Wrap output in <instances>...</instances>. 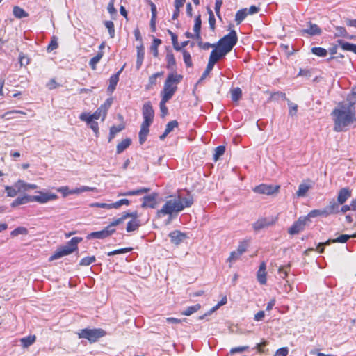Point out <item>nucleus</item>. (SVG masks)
Here are the masks:
<instances>
[{
	"label": "nucleus",
	"mask_w": 356,
	"mask_h": 356,
	"mask_svg": "<svg viewBox=\"0 0 356 356\" xmlns=\"http://www.w3.org/2000/svg\"><path fill=\"white\" fill-rule=\"evenodd\" d=\"M351 98L353 99H348L347 101L341 102L332 112L334 129L336 131H345L347 127L356 121L355 108L356 98Z\"/></svg>",
	"instance_id": "1"
},
{
	"label": "nucleus",
	"mask_w": 356,
	"mask_h": 356,
	"mask_svg": "<svg viewBox=\"0 0 356 356\" xmlns=\"http://www.w3.org/2000/svg\"><path fill=\"white\" fill-rule=\"evenodd\" d=\"M193 204V198L191 195L183 197L181 195L170 196L161 209L156 211V217L161 218L168 216L169 222L175 218L185 208L190 207Z\"/></svg>",
	"instance_id": "2"
},
{
	"label": "nucleus",
	"mask_w": 356,
	"mask_h": 356,
	"mask_svg": "<svg viewBox=\"0 0 356 356\" xmlns=\"http://www.w3.org/2000/svg\"><path fill=\"white\" fill-rule=\"evenodd\" d=\"M183 79V76L176 72L170 73L165 81L163 89L161 92V98L170 99L177 90V84Z\"/></svg>",
	"instance_id": "3"
},
{
	"label": "nucleus",
	"mask_w": 356,
	"mask_h": 356,
	"mask_svg": "<svg viewBox=\"0 0 356 356\" xmlns=\"http://www.w3.org/2000/svg\"><path fill=\"white\" fill-rule=\"evenodd\" d=\"M82 241L81 238H72L66 245L58 249L50 257L49 261L58 259L62 257L70 254L77 249V244Z\"/></svg>",
	"instance_id": "4"
},
{
	"label": "nucleus",
	"mask_w": 356,
	"mask_h": 356,
	"mask_svg": "<svg viewBox=\"0 0 356 356\" xmlns=\"http://www.w3.org/2000/svg\"><path fill=\"white\" fill-rule=\"evenodd\" d=\"M238 38L234 30L231 31L228 34L222 38L218 42V48L224 51V54L229 53L236 44Z\"/></svg>",
	"instance_id": "5"
},
{
	"label": "nucleus",
	"mask_w": 356,
	"mask_h": 356,
	"mask_svg": "<svg viewBox=\"0 0 356 356\" xmlns=\"http://www.w3.org/2000/svg\"><path fill=\"white\" fill-rule=\"evenodd\" d=\"M106 332L101 329H83L79 333V338L88 339L90 343L97 341L99 338L104 337Z\"/></svg>",
	"instance_id": "6"
},
{
	"label": "nucleus",
	"mask_w": 356,
	"mask_h": 356,
	"mask_svg": "<svg viewBox=\"0 0 356 356\" xmlns=\"http://www.w3.org/2000/svg\"><path fill=\"white\" fill-rule=\"evenodd\" d=\"M33 196V202L40 204H46L48 202L56 200L58 198V195L53 193L38 191V194Z\"/></svg>",
	"instance_id": "7"
},
{
	"label": "nucleus",
	"mask_w": 356,
	"mask_h": 356,
	"mask_svg": "<svg viewBox=\"0 0 356 356\" xmlns=\"http://www.w3.org/2000/svg\"><path fill=\"white\" fill-rule=\"evenodd\" d=\"M113 103V99L111 98L107 99L104 104H102L96 111L92 114V117L95 120H98L102 118V120L104 121L106 118L107 111L111 107Z\"/></svg>",
	"instance_id": "8"
},
{
	"label": "nucleus",
	"mask_w": 356,
	"mask_h": 356,
	"mask_svg": "<svg viewBox=\"0 0 356 356\" xmlns=\"http://www.w3.org/2000/svg\"><path fill=\"white\" fill-rule=\"evenodd\" d=\"M277 220V217L260 218L252 224V228L257 232L275 224Z\"/></svg>",
	"instance_id": "9"
},
{
	"label": "nucleus",
	"mask_w": 356,
	"mask_h": 356,
	"mask_svg": "<svg viewBox=\"0 0 356 356\" xmlns=\"http://www.w3.org/2000/svg\"><path fill=\"white\" fill-rule=\"evenodd\" d=\"M280 188V186L279 185H268L262 184L257 186L253 191L254 192L259 194L270 195L278 193Z\"/></svg>",
	"instance_id": "10"
},
{
	"label": "nucleus",
	"mask_w": 356,
	"mask_h": 356,
	"mask_svg": "<svg viewBox=\"0 0 356 356\" xmlns=\"http://www.w3.org/2000/svg\"><path fill=\"white\" fill-rule=\"evenodd\" d=\"M115 232V229H111L108 226H106L102 230L90 233L86 238L88 240L92 238L104 239L111 236Z\"/></svg>",
	"instance_id": "11"
},
{
	"label": "nucleus",
	"mask_w": 356,
	"mask_h": 356,
	"mask_svg": "<svg viewBox=\"0 0 356 356\" xmlns=\"http://www.w3.org/2000/svg\"><path fill=\"white\" fill-rule=\"evenodd\" d=\"M314 182L310 179L303 181L298 186L296 193L297 197H304L307 196V193L313 188Z\"/></svg>",
	"instance_id": "12"
},
{
	"label": "nucleus",
	"mask_w": 356,
	"mask_h": 356,
	"mask_svg": "<svg viewBox=\"0 0 356 356\" xmlns=\"http://www.w3.org/2000/svg\"><path fill=\"white\" fill-rule=\"evenodd\" d=\"M307 221V218H305V216L299 218L289 229V234L291 235L298 234L305 229Z\"/></svg>",
	"instance_id": "13"
},
{
	"label": "nucleus",
	"mask_w": 356,
	"mask_h": 356,
	"mask_svg": "<svg viewBox=\"0 0 356 356\" xmlns=\"http://www.w3.org/2000/svg\"><path fill=\"white\" fill-rule=\"evenodd\" d=\"M154 116V112L149 102L144 104L143 106V122L152 124Z\"/></svg>",
	"instance_id": "14"
},
{
	"label": "nucleus",
	"mask_w": 356,
	"mask_h": 356,
	"mask_svg": "<svg viewBox=\"0 0 356 356\" xmlns=\"http://www.w3.org/2000/svg\"><path fill=\"white\" fill-rule=\"evenodd\" d=\"M170 241L175 245H179L185 239L188 238L186 234L181 232L179 230H175L169 234Z\"/></svg>",
	"instance_id": "15"
},
{
	"label": "nucleus",
	"mask_w": 356,
	"mask_h": 356,
	"mask_svg": "<svg viewBox=\"0 0 356 356\" xmlns=\"http://www.w3.org/2000/svg\"><path fill=\"white\" fill-rule=\"evenodd\" d=\"M354 235L353 236H350V235H348V234H341V236H339V237L334 238V239H332V240H328L325 243H319L318 245V248L319 247H323L324 245H329L330 243H346L350 238L351 237H353ZM324 250V248H321L320 250H319V252H323Z\"/></svg>",
	"instance_id": "16"
},
{
	"label": "nucleus",
	"mask_w": 356,
	"mask_h": 356,
	"mask_svg": "<svg viewBox=\"0 0 356 356\" xmlns=\"http://www.w3.org/2000/svg\"><path fill=\"white\" fill-rule=\"evenodd\" d=\"M352 195V191L348 188H343L339 190L337 195V202L340 204L345 203Z\"/></svg>",
	"instance_id": "17"
},
{
	"label": "nucleus",
	"mask_w": 356,
	"mask_h": 356,
	"mask_svg": "<svg viewBox=\"0 0 356 356\" xmlns=\"http://www.w3.org/2000/svg\"><path fill=\"white\" fill-rule=\"evenodd\" d=\"M156 193H152L148 195H146L143 197V202L142 204V207H149V208H155L156 206Z\"/></svg>",
	"instance_id": "18"
},
{
	"label": "nucleus",
	"mask_w": 356,
	"mask_h": 356,
	"mask_svg": "<svg viewBox=\"0 0 356 356\" xmlns=\"http://www.w3.org/2000/svg\"><path fill=\"white\" fill-rule=\"evenodd\" d=\"M266 269V263L263 261L260 264L259 270L257 273V280L259 282V284L262 285L266 284L267 281Z\"/></svg>",
	"instance_id": "19"
},
{
	"label": "nucleus",
	"mask_w": 356,
	"mask_h": 356,
	"mask_svg": "<svg viewBox=\"0 0 356 356\" xmlns=\"http://www.w3.org/2000/svg\"><path fill=\"white\" fill-rule=\"evenodd\" d=\"M225 55L226 54H224V51H222L220 48L216 47L210 54L209 62L215 65L220 58Z\"/></svg>",
	"instance_id": "20"
},
{
	"label": "nucleus",
	"mask_w": 356,
	"mask_h": 356,
	"mask_svg": "<svg viewBox=\"0 0 356 356\" xmlns=\"http://www.w3.org/2000/svg\"><path fill=\"white\" fill-rule=\"evenodd\" d=\"M136 50H137V59H136V67L137 70H139L141 67V65L143 64L144 57H145V48H144L143 44L138 45L136 47Z\"/></svg>",
	"instance_id": "21"
},
{
	"label": "nucleus",
	"mask_w": 356,
	"mask_h": 356,
	"mask_svg": "<svg viewBox=\"0 0 356 356\" xmlns=\"http://www.w3.org/2000/svg\"><path fill=\"white\" fill-rule=\"evenodd\" d=\"M33 196L24 195L17 197L11 204V207H15L21 204H25L29 202H33Z\"/></svg>",
	"instance_id": "22"
},
{
	"label": "nucleus",
	"mask_w": 356,
	"mask_h": 356,
	"mask_svg": "<svg viewBox=\"0 0 356 356\" xmlns=\"http://www.w3.org/2000/svg\"><path fill=\"white\" fill-rule=\"evenodd\" d=\"M150 124H151L146 122L142 123L139 132V142L140 144H143L146 140L147 136L149 131V127Z\"/></svg>",
	"instance_id": "23"
},
{
	"label": "nucleus",
	"mask_w": 356,
	"mask_h": 356,
	"mask_svg": "<svg viewBox=\"0 0 356 356\" xmlns=\"http://www.w3.org/2000/svg\"><path fill=\"white\" fill-rule=\"evenodd\" d=\"M339 205L338 202H335L334 200L329 202V204L325 208L327 216L332 214H337L339 213Z\"/></svg>",
	"instance_id": "24"
},
{
	"label": "nucleus",
	"mask_w": 356,
	"mask_h": 356,
	"mask_svg": "<svg viewBox=\"0 0 356 356\" xmlns=\"http://www.w3.org/2000/svg\"><path fill=\"white\" fill-rule=\"evenodd\" d=\"M15 186L20 190V192L26 191L30 189H36L38 186L33 184H28L23 180H18L15 182Z\"/></svg>",
	"instance_id": "25"
},
{
	"label": "nucleus",
	"mask_w": 356,
	"mask_h": 356,
	"mask_svg": "<svg viewBox=\"0 0 356 356\" xmlns=\"http://www.w3.org/2000/svg\"><path fill=\"white\" fill-rule=\"evenodd\" d=\"M166 67L175 72L177 68V63L174 54L172 52H168L166 54Z\"/></svg>",
	"instance_id": "26"
},
{
	"label": "nucleus",
	"mask_w": 356,
	"mask_h": 356,
	"mask_svg": "<svg viewBox=\"0 0 356 356\" xmlns=\"http://www.w3.org/2000/svg\"><path fill=\"white\" fill-rule=\"evenodd\" d=\"M122 68L121 70H120L116 74L112 75L110 77L109 86L108 87V91L112 92L115 89L117 83L119 81V76H120V73L122 72Z\"/></svg>",
	"instance_id": "27"
},
{
	"label": "nucleus",
	"mask_w": 356,
	"mask_h": 356,
	"mask_svg": "<svg viewBox=\"0 0 356 356\" xmlns=\"http://www.w3.org/2000/svg\"><path fill=\"white\" fill-rule=\"evenodd\" d=\"M201 25H202V20L200 15H198L195 19V24L193 26V31L195 33V40H200V30H201Z\"/></svg>",
	"instance_id": "28"
},
{
	"label": "nucleus",
	"mask_w": 356,
	"mask_h": 356,
	"mask_svg": "<svg viewBox=\"0 0 356 356\" xmlns=\"http://www.w3.org/2000/svg\"><path fill=\"white\" fill-rule=\"evenodd\" d=\"M302 32L310 35H316L321 33V29L318 26V25L310 23L309 28L303 29Z\"/></svg>",
	"instance_id": "29"
},
{
	"label": "nucleus",
	"mask_w": 356,
	"mask_h": 356,
	"mask_svg": "<svg viewBox=\"0 0 356 356\" xmlns=\"http://www.w3.org/2000/svg\"><path fill=\"white\" fill-rule=\"evenodd\" d=\"M124 128H125V123H124V122H122V123H120L118 126H112L110 128L108 140L111 141L113 138H114V137L115 136V135L118 133H119L121 131H122Z\"/></svg>",
	"instance_id": "30"
},
{
	"label": "nucleus",
	"mask_w": 356,
	"mask_h": 356,
	"mask_svg": "<svg viewBox=\"0 0 356 356\" xmlns=\"http://www.w3.org/2000/svg\"><path fill=\"white\" fill-rule=\"evenodd\" d=\"M150 191L148 188H142L136 190L129 191L124 193H120L118 196H131V195H138L142 193H147Z\"/></svg>",
	"instance_id": "31"
},
{
	"label": "nucleus",
	"mask_w": 356,
	"mask_h": 356,
	"mask_svg": "<svg viewBox=\"0 0 356 356\" xmlns=\"http://www.w3.org/2000/svg\"><path fill=\"white\" fill-rule=\"evenodd\" d=\"M13 15L18 19H22L29 16L28 13H26L23 8L17 6L13 7Z\"/></svg>",
	"instance_id": "32"
},
{
	"label": "nucleus",
	"mask_w": 356,
	"mask_h": 356,
	"mask_svg": "<svg viewBox=\"0 0 356 356\" xmlns=\"http://www.w3.org/2000/svg\"><path fill=\"white\" fill-rule=\"evenodd\" d=\"M163 72H156L149 77L148 84L146 86V89H150L153 86L156 84L157 78L161 77L163 75Z\"/></svg>",
	"instance_id": "33"
},
{
	"label": "nucleus",
	"mask_w": 356,
	"mask_h": 356,
	"mask_svg": "<svg viewBox=\"0 0 356 356\" xmlns=\"http://www.w3.org/2000/svg\"><path fill=\"white\" fill-rule=\"evenodd\" d=\"M317 216L327 217V215L325 209L324 208L323 209H314V210L311 211L308 213V215L307 216H305V218H307V220H309V219L310 218H315Z\"/></svg>",
	"instance_id": "34"
},
{
	"label": "nucleus",
	"mask_w": 356,
	"mask_h": 356,
	"mask_svg": "<svg viewBox=\"0 0 356 356\" xmlns=\"http://www.w3.org/2000/svg\"><path fill=\"white\" fill-rule=\"evenodd\" d=\"M131 140L129 138H125L122 140L116 147V152L118 154H120L124 152L130 145Z\"/></svg>",
	"instance_id": "35"
},
{
	"label": "nucleus",
	"mask_w": 356,
	"mask_h": 356,
	"mask_svg": "<svg viewBox=\"0 0 356 356\" xmlns=\"http://www.w3.org/2000/svg\"><path fill=\"white\" fill-rule=\"evenodd\" d=\"M248 15V13L247 8H243L238 10L235 15V21L236 24H241L243 21V19L247 17Z\"/></svg>",
	"instance_id": "36"
},
{
	"label": "nucleus",
	"mask_w": 356,
	"mask_h": 356,
	"mask_svg": "<svg viewBox=\"0 0 356 356\" xmlns=\"http://www.w3.org/2000/svg\"><path fill=\"white\" fill-rule=\"evenodd\" d=\"M36 337L35 335H29L26 337H23L20 339L22 346L24 348H28L31 346L35 341Z\"/></svg>",
	"instance_id": "37"
},
{
	"label": "nucleus",
	"mask_w": 356,
	"mask_h": 356,
	"mask_svg": "<svg viewBox=\"0 0 356 356\" xmlns=\"http://www.w3.org/2000/svg\"><path fill=\"white\" fill-rule=\"evenodd\" d=\"M140 226L139 220H131L127 222L126 230L127 232L136 231Z\"/></svg>",
	"instance_id": "38"
},
{
	"label": "nucleus",
	"mask_w": 356,
	"mask_h": 356,
	"mask_svg": "<svg viewBox=\"0 0 356 356\" xmlns=\"http://www.w3.org/2000/svg\"><path fill=\"white\" fill-rule=\"evenodd\" d=\"M241 255L236 250L230 252L229 257L227 259V262L229 263V266L231 268L232 264H234L241 258Z\"/></svg>",
	"instance_id": "39"
},
{
	"label": "nucleus",
	"mask_w": 356,
	"mask_h": 356,
	"mask_svg": "<svg viewBox=\"0 0 356 356\" xmlns=\"http://www.w3.org/2000/svg\"><path fill=\"white\" fill-rule=\"evenodd\" d=\"M250 244V240L246 239L239 243L236 251L238 252L241 256L243 253L247 251L248 247Z\"/></svg>",
	"instance_id": "40"
},
{
	"label": "nucleus",
	"mask_w": 356,
	"mask_h": 356,
	"mask_svg": "<svg viewBox=\"0 0 356 356\" xmlns=\"http://www.w3.org/2000/svg\"><path fill=\"white\" fill-rule=\"evenodd\" d=\"M201 308L200 304H195L194 305L188 307L185 310L181 312V314L184 316H190L193 313L197 312Z\"/></svg>",
	"instance_id": "41"
},
{
	"label": "nucleus",
	"mask_w": 356,
	"mask_h": 356,
	"mask_svg": "<svg viewBox=\"0 0 356 356\" xmlns=\"http://www.w3.org/2000/svg\"><path fill=\"white\" fill-rule=\"evenodd\" d=\"M15 114L26 115V113L23 111L19 110H12L3 114L1 115V118H5L6 120L13 119L15 118Z\"/></svg>",
	"instance_id": "42"
},
{
	"label": "nucleus",
	"mask_w": 356,
	"mask_h": 356,
	"mask_svg": "<svg viewBox=\"0 0 356 356\" xmlns=\"http://www.w3.org/2000/svg\"><path fill=\"white\" fill-rule=\"evenodd\" d=\"M95 191H96L95 188L89 187L87 186H82L81 187L76 188L74 189H72L71 192H72V195H73V194H80L83 192Z\"/></svg>",
	"instance_id": "43"
},
{
	"label": "nucleus",
	"mask_w": 356,
	"mask_h": 356,
	"mask_svg": "<svg viewBox=\"0 0 356 356\" xmlns=\"http://www.w3.org/2000/svg\"><path fill=\"white\" fill-rule=\"evenodd\" d=\"M103 55H104L103 51H99L95 56L92 57L90 59L89 65L92 70L96 69V65L99 62V60L102 58Z\"/></svg>",
	"instance_id": "44"
},
{
	"label": "nucleus",
	"mask_w": 356,
	"mask_h": 356,
	"mask_svg": "<svg viewBox=\"0 0 356 356\" xmlns=\"http://www.w3.org/2000/svg\"><path fill=\"white\" fill-rule=\"evenodd\" d=\"M5 190L7 193V195L12 197L16 196L18 193H20V190L15 186V183L13 186H6Z\"/></svg>",
	"instance_id": "45"
},
{
	"label": "nucleus",
	"mask_w": 356,
	"mask_h": 356,
	"mask_svg": "<svg viewBox=\"0 0 356 356\" xmlns=\"http://www.w3.org/2000/svg\"><path fill=\"white\" fill-rule=\"evenodd\" d=\"M232 99L234 102L238 101L242 96V90L240 88L237 87L231 90Z\"/></svg>",
	"instance_id": "46"
},
{
	"label": "nucleus",
	"mask_w": 356,
	"mask_h": 356,
	"mask_svg": "<svg viewBox=\"0 0 356 356\" xmlns=\"http://www.w3.org/2000/svg\"><path fill=\"white\" fill-rule=\"evenodd\" d=\"M182 54L184 61L186 67H191L193 66V62L190 53L188 52L186 50L184 49L182 50Z\"/></svg>",
	"instance_id": "47"
},
{
	"label": "nucleus",
	"mask_w": 356,
	"mask_h": 356,
	"mask_svg": "<svg viewBox=\"0 0 356 356\" xmlns=\"http://www.w3.org/2000/svg\"><path fill=\"white\" fill-rule=\"evenodd\" d=\"M126 220V216H124V213L122 215L116 219H114L110 224L108 225L111 229H115V227L122 223Z\"/></svg>",
	"instance_id": "48"
},
{
	"label": "nucleus",
	"mask_w": 356,
	"mask_h": 356,
	"mask_svg": "<svg viewBox=\"0 0 356 356\" xmlns=\"http://www.w3.org/2000/svg\"><path fill=\"white\" fill-rule=\"evenodd\" d=\"M28 230L26 227H18L10 232V235L13 237L17 236L18 235H26Z\"/></svg>",
	"instance_id": "49"
},
{
	"label": "nucleus",
	"mask_w": 356,
	"mask_h": 356,
	"mask_svg": "<svg viewBox=\"0 0 356 356\" xmlns=\"http://www.w3.org/2000/svg\"><path fill=\"white\" fill-rule=\"evenodd\" d=\"M207 12L209 14V24L210 29L212 31H214L215 24H216V19L214 17V14L209 7H207Z\"/></svg>",
	"instance_id": "50"
},
{
	"label": "nucleus",
	"mask_w": 356,
	"mask_h": 356,
	"mask_svg": "<svg viewBox=\"0 0 356 356\" xmlns=\"http://www.w3.org/2000/svg\"><path fill=\"white\" fill-rule=\"evenodd\" d=\"M161 44V40L160 39L154 38L153 42L151 45V51L153 53L154 57H157L158 53V47Z\"/></svg>",
	"instance_id": "51"
},
{
	"label": "nucleus",
	"mask_w": 356,
	"mask_h": 356,
	"mask_svg": "<svg viewBox=\"0 0 356 356\" xmlns=\"http://www.w3.org/2000/svg\"><path fill=\"white\" fill-rule=\"evenodd\" d=\"M225 151V147L223 145H220L216 147L215 153L213 154V160L217 161L218 159L224 154Z\"/></svg>",
	"instance_id": "52"
},
{
	"label": "nucleus",
	"mask_w": 356,
	"mask_h": 356,
	"mask_svg": "<svg viewBox=\"0 0 356 356\" xmlns=\"http://www.w3.org/2000/svg\"><path fill=\"white\" fill-rule=\"evenodd\" d=\"M312 52L320 57H325L327 54V50L322 47H313L312 49Z\"/></svg>",
	"instance_id": "53"
},
{
	"label": "nucleus",
	"mask_w": 356,
	"mask_h": 356,
	"mask_svg": "<svg viewBox=\"0 0 356 356\" xmlns=\"http://www.w3.org/2000/svg\"><path fill=\"white\" fill-rule=\"evenodd\" d=\"M132 250H133V248H130V247L120 248V249L115 250L113 251L108 252L107 253V255L108 256H113V255L119 254H124V253L129 252L132 251Z\"/></svg>",
	"instance_id": "54"
},
{
	"label": "nucleus",
	"mask_w": 356,
	"mask_h": 356,
	"mask_svg": "<svg viewBox=\"0 0 356 356\" xmlns=\"http://www.w3.org/2000/svg\"><path fill=\"white\" fill-rule=\"evenodd\" d=\"M338 43L343 50L349 51H352V52H353V50H354V47H355L354 44H351V43H349L348 42H345L343 40H339Z\"/></svg>",
	"instance_id": "55"
},
{
	"label": "nucleus",
	"mask_w": 356,
	"mask_h": 356,
	"mask_svg": "<svg viewBox=\"0 0 356 356\" xmlns=\"http://www.w3.org/2000/svg\"><path fill=\"white\" fill-rule=\"evenodd\" d=\"M104 24H105V26L106 27V29L108 31L110 37L111 38H114V36H115V29H114V24H113V22L112 21H106Z\"/></svg>",
	"instance_id": "56"
},
{
	"label": "nucleus",
	"mask_w": 356,
	"mask_h": 356,
	"mask_svg": "<svg viewBox=\"0 0 356 356\" xmlns=\"http://www.w3.org/2000/svg\"><path fill=\"white\" fill-rule=\"evenodd\" d=\"M79 118L81 120L86 122L88 125L95 120L92 117V114L88 113H82L80 115Z\"/></svg>",
	"instance_id": "57"
},
{
	"label": "nucleus",
	"mask_w": 356,
	"mask_h": 356,
	"mask_svg": "<svg viewBox=\"0 0 356 356\" xmlns=\"http://www.w3.org/2000/svg\"><path fill=\"white\" fill-rule=\"evenodd\" d=\"M95 260L96 259L95 256L86 257L80 261L79 264L81 266H88L92 263L95 262Z\"/></svg>",
	"instance_id": "58"
},
{
	"label": "nucleus",
	"mask_w": 356,
	"mask_h": 356,
	"mask_svg": "<svg viewBox=\"0 0 356 356\" xmlns=\"http://www.w3.org/2000/svg\"><path fill=\"white\" fill-rule=\"evenodd\" d=\"M178 127V122L177 120H172L169 122L165 127V134H169L175 127Z\"/></svg>",
	"instance_id": "59"
},
{
	"label": "nucleus",
	"mask_w": 356,
	"mask_h": 356,
	"mask_svg": "<svg viewBox=\"0 0 356 356\" xmlns=\"http://www.w3.org/2000/svg\"><path fill=\"white\" fill-rule=\"evenodd\" d=\"M169 101V99H165V98H161V101L160 102V109H161V111L162 113V116H165L167 115L168 113V108L165 105L166 102Z\"/></svg>",
	"instance_id": "60"
},
{
	"label": "nucleus",
	"mask_w": 356,
	"mask_h": 356,
	"mask_svg": "<svg viewBox=\"0 0 356 356\" xmlns=\"http://www.w3.org/2000/svg\"><path fill=\"white\" fill-rule=\"evenodd\" d=\"M57 191L60 193L63 197H65L70 195H72L71 190L69 188L68 186H61L58 188Z\"/></svg>",
	"instance_id": "61"
},
{
	"label": "nucleus",
	"mask_w": 356,
	"mask_h": 356,
	"mask_svg": "<svg viewBox=\"0 0 356 356\" xmlns=\"http://www.w3.org/2000/svg\"><path fill=\"white\" fill-rule=\"evenodd\" d=\"M288 106L289 107V115L291 116L296 115L298 111V105L288 100Z\"/></svg>",
	"instance_id": "62"
},
{
	"label": "nucleus",
	"mask_w": 356,
	"mask_h": 356,
	"mask_svg": "<svg viewBox=\"0 0 356 356\" xmlns=\"http://www.w3.org/2000/svg\"><path fill=\"white\" fill-rule=\"evenodd\" d=\"M213 66H214L213 64L208 62L207 67H206L204 72H203V74H202V75L201 76L200 80L204 79L209 74V73L211 72V71L213 68Z\"/></svg>",
	"instance_id": "63"
},
{
	"label": "nucleus",
	"mask_w": 356,
	"mask_h": 356,
	"mask_svg": "<svg viewBox=\"0 0 356 356\" xmlns=\"http://www.w3.org/2000/svg\"><path fill=\"white\" fill-rule=\"evenodd\" d=\"M289 353V348L283 347L277 349L273 356H286Z\"/></svg>",
	"instance_id": "64"
}]
</instances>
